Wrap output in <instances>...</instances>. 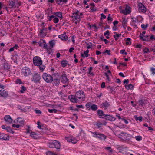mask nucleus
Listing matches in <instances>:
<instances>
[{
    "label": "nucleus",
    "instance_id": "obj_1",
    "mask_svg": "<svg viewBox=\"0 0 155 155\" xmlns=\"http://www.w3.org/2000/svg\"><path fill=\"white\" fill-rule=\"evenodd\" d=\"M68 98L73 103L84 101L85 99L84 93L81 90H79L76 92L75 96L70 95L68 96Z\"/></svg>",
    "mask_w": 155,
    "mask_h": 155
},
{
    "label": "nucleus",
    "instance_id": "obj_2",
    "mask_svg": "<svg viewBox=\"0 0 155 155\" xmlns=\"http://www.w3.org/2000/svg\"><path fill=\"white\" fill-rule=\"evenodd\" d=\"M38 44L40 46L43 47L44 49L46 50L47 52L49 54H51V48L48 47L45 40L41 39L40 41H39Z\"/></svg>",
    "mask_w": 155,
    "mask_h": 155
},
{
    "label": "nucleus",
    "instance_id": "obj_3",
    "mask_svg": "<svg viewBox=\"0 0 155 155\" xmlns=\"http://www.w3.org/2000/svg\"><path fill=\"white\" fill-rule=\"evenodd\" d=\"M48 146L50 148H55L58 149H60L61 147L60 142L56 140H53L52 142L49 143Z\"/></svg>",
    "mask_w": 155,
    "mask_h": 155
},
{
    "label": "nucleus",
    "instance_id": "obj_4",
    "mask_svg": "<svg viewBox=\"0 0 155 155\" xmlns=\"http://www.w3.org/2000/svg\"><path fill=\"white\" fill-rule=\"evenodd\" d=\"M42 78L47 83H51L53 81L52 76L49 74L45 73L42 75Z\"/></svg>",
    "mask_w": 155,
    "mask_h": 155
},
{
    "label": "nucleus",
    "instance_id": "obj_5",
    "mask_svg": "<svg viewBox=\"0 0 155 155\" xmlns=\"http://www.w3.org/2000/svg\"><path fill=\"white\" fill-rule=\"evenodd\" d=\"M119 137L123 141L126 143H128L130 140V139L129 138V134L124 132H122L119 134Z\"/></svg>",
    "mask_w": 155,
    "mask_h": 155
},
{
    "label": "nucleus",
    "instance_id": "obj_6",
    "mask_svg": "<svg viewBox=\"0 0 155 155\" xmlns=\"http://www.w3.org/2000/svg\"><path fill=\"white\" fill-rule=\"evenodd\" d=\"M33 60L34 64L35 66H39L42 64V61L41 58L38 56L34 57Z\"/></svg>",
    "mask_w": 155,
    "mask_h": 155
},
{
    "label": "nucleus",
    "instance_id": "obj_7",
    "mask_svg": "<svg viewBox=\"0 0 155 155\" xmlns=\"http://www.w3.org/2000/svg\"><path fill=\"white\" fill-rule=\"evenodd\" d=\"M91 133L94 134L93 136L94 137L99 138L101 140H104L106 138V136L102 134L94 132H91Z\"/></svg>",
    "mask_w": 155,
    "mask_h": 155
},
{
    "label": "nucleus",
    "instance_id": "obj_8",
    "mask_svg": "<svg viewBox=\"0 0 155 155\" xmlns=\"http://www.w3.org/2000/svg\"><path fill=\"white\" fill-rule=\"evenodd\" d=\"M8 95V92L4 90V86L0 84V97L2 96L5 98Z\"/></svg>",
    "mask_w": 155,
    "mask_h": 155
},
{
    "label": "nucleus",
    "instance_id": "obj_9",
    "mask_svg": "<svg viewBox=\"0 0 155 155\" xmlns=\"http://www.w3.org/2000/svg\"><path fill=\"white\" fill-rule=\"evenodd\" d=\"M22 73L25 76H27L30 74L31 71L30 69L27 67H25L22 69Z\"/></svg>",
    "mask_w": 155,
    "mask_h": 155
},
{
    "label": "nucleus",
    "instance_id": "obj_10",
    "mask_svg": "<svg viewBox=\"0 0 155 155\" xmlns=\"http://www.w3.org/2000/svg\"><path fill=\"white\" fill-rule=\"evenodd\" d=\"M138 11L140 12L145 13L146 11V8L144 5L141 3H139Z\"/></svg>",
    "mask_w": 155,
    "mask_h": 155
},
{
    "label": "nucleus",
    "instance_id": "obj_11",
    "mask_svg": "<svg viewBox=\"0 0 155 155\" xmlns=\"http://www.w3.org/2000/svg\"><path fill=\"white\" fill-rule=\"evenodd\" d=\"M41 77L40 76V75L38 73H36L34 74L33 76V79L32 81H34L35 83H37L39 82Z\"/></svg>",
    "mask_w": 155,
    "mask_h": 155
},
{
    "label": "nucleus",
    "instance_id": "obj_12",
    "mask_svg": "<svg viewBox=\"0 0 155 155\" xmlns=\"http://www.w3.org/2000/svg\"><path fill=\"white\" fill-rule=\"evenodd\" d=\"M24 119L18 117L16 120H15L14 121V123H19V124L20 125V126L23 127L24 125Z\"/></svg>",
    "mask_w": 155,
    "mask_h": 155
},
{
    "label": "nucleus",
    "instance_id": "obj_13",
    "mask_svg": "<svg viewBox=\"0 0 155 155\" xmlns=\"http://www.w3.org/2000/svg\"><path fill=\"white\" fill-rule=\"evenodd\" d=\"M9 139L8 135L5 134L0 133V140H8Z\"/></svg>",
    "mask_w": 155,
    "mask_h": 155
},
{
    "label": "nucleus",
    "instance_id": "obj_14",
    "mask_svg": "<svg viewBox=\"0 0 155 155\" xmlns=\"http://www.w3.org/2000/svg\"><path fill=\"white\" fill-rule=\"evenodd\" d=\"M4 119L9 124H11L13 121L10 115L5 116L4 117Z\"/></svg>",
    "mask_w": 155,
    "mask_h": 155
},
{
    "label": "nucleus",
    "instance_id": "obj_15",
    "mask_svg": "<svg viewBox=\"0 0 155 155\" xmlns=\"http://www.w3.org/2000/svg\"><path fill=\"white\" fill-rule=\"evenodd\" d=\"M104 118L105 119L111 121H115L116 119V118L113 117L112 116H110L108 115H105Z\"/></svg>",
    "mask_w": 155,
    "mask_h": 155
},
{
    "label": "nucleus",
    "instance_id": "obj_16",
    "mask_svg": "<svg viewBox=\"0 0 155 155\" xmlns=\"http://www.w3.org/2000/svg\"><path fill=\"white\" fill-rule=\"evenodd\" d=\"M97 113L100 118H104L105 117V114H104L103 111L100 110H98L97 111Z\"/></svg>",
    "mask_w": 155,
    "mask_h": 155
},
{
    "label": "nucleus",
    "instance_id": "obj_17",
    "mask_svg": "<svg viewBox=\"0 0 155 155\" xmlns=\"http://www.w3.org/2000/svg\"><path fill=\"white\" fill-rule=\"evenodd\" d=\"M49 44L50 45L49 47H49H50L51 49V52L52 51V48H53L54 46L55 45V41L54 40H52L50 41H49Z\"/></svg>",
    "mask_w": 155,
    "mask_h": 155
},
{
    "label": "nucleus",
    "instance_id": "obj_18",
    "mask_svg": "<svg viewBox=\"0 0 155 155\" xmlns=\"http://www.w3.org/2000/svg\"><path fill=\"white\" fill-rule=\"evenodd\" d=\"M61 82L65 83L68 81V80L67 78V76L65 74H63L61 76Z\"/></svg>",
    "mask_w": 155,
    "mask_h": 155
},
{
    "label": "nucleus",
    "instance_id": "obj_19",
    "mask_svg": "<svg viewBox=\"0 0 155 155\" xmlns=\"http://www.w3.org/2000/svg\"><path fill=\"white\" fill-rule=\"evenodd\" d=\"M53 83L54 85L57 86L60 83V79H53Z\"/></svg>",
    "mask_w": 155,
    "mask_h": 155
},
{
    "label": "nucleus",
    "instance_id": "obj_20",
    "mask_svg": "<svg viewBox=\"0 0 155 155\" xmlns=\"http://www.w3.org/2000/svg\"><path fill=\"white\" fill-rule=\"evenodd\" d=\"M58 37L61 39L62 40H67L68 38V37L65 35V34H61L59 35Z\"/></svg>",
    "mask_w": 155,
    "mask_h": 155
},
{
    "label": "nucleus",
    "instance_id": "obj_21",
    "mask_svg": "<svg viewBox=\"0 0 155 155\" xmlns=\"http://www.w3.org/2000/svg\"><path fill=\"white\" fill-rule=\"evenodd\" d=\"M102 107H104L106 109L110 106L109 103L107 102V101H105L102 103Z\"/></svg>",
    "mask_w": 155,
    "mask_h": 155
},
{
    "label": "nucleus",
    "instance_id": "obj_22",
    "mask_svg": "<svg viewBox=\"0 0 155 155\" xmlns=\"http://www.w3.org/2000/svg\"><path fill=\"white\" fill-rule=\"evenodd\" d=\"M57 3L58 5H61L62 4L61 3V2H63L64 3H66L68 0H55Z\"/></svg>",
    "mask_w": 155,
    "mask_h": 155
},
{
    "label": "nucleus",
    "instance_id": "obj_23",
    "mask_svg": "<svg viewBox=\"0 0 155 155\" xmlns=\"http://www.w3.org/2000/svg\"><path fill=\"white\" fill-rule=\"evenodd\" d=\"M53 79H60L61 76L58 73H54L53 74Z\"/></svg>",
    "mask_w": 155,
    "mask_h": 155
},
{
    "label": "nucleus",
    "instance_id": "obj_24",
    "mask_svg": "<svg viewBox=\"0 0 155 155\" xmlns=\"http://www.w3.org/2000/svg\"><path fill=\"white\" fill-rule=\"evenodd\" d=\"M3 68L5 70H8L10 68V66L7 63H5L3 64Z\"/></svg>",
    "mask_w": 155,
    "mask_h": 155
},
{
    "label": "nucleus",
    "instance_id": "obj_25",
    "mask_svg": "<svg viewBox=\"0 0 155 155\" xmlns=\"http://www.w3.org/2000/svg\"><path fill=\"white\" fill-rule=\"evenodd\" d=\"M54 14L56 16H58L61 19L62 18H63L62 14L61 12H58L54 13Z\"/></svg>",
    "mask_w": 155,
    "mask_h": 155
},
{
    "label": "nucleus",
    "instance_id": "obj_26",
    "mask_svg": "<svg viewBox=\"0 0 155 155\" xmlns=\"http://www.w3.org/2000/svg\"><path fill=\"white\" fill-rule=\"evenodd\" d=\"M97 106L96 104H93L91 106V109L93 111H96L97 110Z\"/></svg>",
    "mask_w": 155,
    "mask_h": 155
},
{
    "label": "nucleus",
    "instance_id": "obj_27",
    "mask_svg": "<svg viewBox=\"0 0 155 155\" xmlns=\"http://www.w3.org/2000/svg\"><path fill=\"white\" fill-rule=\"evenodd\" d=\"M127 19L125 18H122V25L124 26H127Z\"/></svg>",
    "mask_w": 155,
    "mask_h": 155
},
{
    "label": "nucleus",
    "instance_id": "obj_28",
    "mask_svg": "<svg viewBox=\"0 0 155 155\" xmlns=\"http://www.w3.org/2000/svg\"><path fill=\"white\" fill-rule=\"evenodd\" d=\"M125 87L127 90L132 89L133 88V86L131 84H130L128 85H125Z\"/></svg>",
    "mask_w": 155,
    "mask_h": 155
},
{
    "label": "nucleus",
    "instance_id": "obj_29",
    "mask_svg": "<svg viewBox=\"0 0 155 155\" xmlns=\"http://www.w3.org/2000/svg\"><path fill=\"white\" fill-rule=\"evenodd\" d=\"M9 2H10V3L9 4V6L10 7H9V8H12L15 6V3L12 0H11V1L10 0L9 1Z\"/></svg>",
    "mask_w": 155,
    "mask_h": 155
},
{
    "label": "nucleus",
    "instance_id": "obj_30",
    "mask_svg": "<svg viewBox=\"0 0 155 155\" xmlns=\"http://www.w3.org/2000/svg\"><path fill=\"white\" fill-rule=\"evenodd\" d=\"M68 63V61L66 60H63L61 62V64L62 67H65Z\"/></svg>",
    "mask_w": 155,
    "mask_h": 155
},
{
    "label": "nucleus",
    "instance_id": "obj_31",
    "mask_svg": "<svg viewBox=\"0 0 155 155\" xmlns=\"http://www.w3.org/2000/svg\"><path fill=\"white\" fill-rule=\"evenodd\" d=\"M74 17L75 20H77L78 22H80L81 19L79 15H74Z\"/></svg>",
    "mask_w": 155,
    "mask_h": 155
},
{
    "label": "nucleus",
    "instance_id": "obj_32",
    "mask_svg": "<svg viewBox=\"0 0 155 155\" xmlns=\"http://www.w3.org/2000/svg\"><path fill=\"white\" fill-rule=\"evenodd\" d=\"M139 104L142 106H143L145 104V101L143 100H140L138 101Z\"/></svg>",
    "mask_w": 155,
    "mask_h": 155
},
{
    "label": "nucleus",
    "instance_id": "obj_33",
    "mask_svg": "<svg viewBox=\"0 0 155 155\" xmlns=\"http://www.w3.org/2000/svg\"><path fill=\"white\" fill-rule=\"evenodd\" d=\"M139 37L140 39H142L143 41H149V40L147 38L144 37V38L142 36L141 34H140Z\"/></svg>",
    "mask_w": 155,
    "mask_h": 155
},
{
    "label": "nucleus",
    "instance_id": "obj_34",
    "mask_svg": "<svg viewBox=\"0 0 155 155\" xmlns=\"http://www.w3.org/2000/svg\"><path fill=\"white\" fill-rule=\"evenodd\" d=\"M134 118L135 119L137 120H139L140 122L142 121L143 118L141 116H140L139 117H137V116H135Z\"/></svg>",
    "mask_w": 155,
    "mask_h": 155
},
{
    "label": "nucleus",
    "instance_id": "obj_35",
    "mask_svg": "<svg viewBox=\"0 0 155 155\" xmlns=\"http://www.w3.org/2000/svg\"><path fill=\"white\" fill-rule=\"evenodd\" d=\"M39 66V68L41 72H42L44 69H45V67L44 65H42V64L39 66Z\"/></svg>",
    "mask_w": 155,
    "mask_h": 155
},
{
    "label": "nucleus",
    "instance_id": "obj_36",
    "mask_svg": "<svg viewBox=\"0 0 155 155\" xmlns=\"http://www.w3.org/2000/svg\"><path fill=\"white\" fill-rule=\"evenodd\" d=\"M31 136L34 138H36L37 137V134L34 132H32L31 134Z\"/></svg>",
    "mask_w": 155,
    "mask_h": 155
},
{
    "label": "nucleus",
    "instance_id": "obj_37",
    "mask_svg": "<svg viewBox=\"0 0 155 155\" xmlns=\"http://www.w3.org/2000/svg\"><path fill=\"white\" fill-rule=\"evenodd\" d=\"M26 90V87L24 86H22L20 92L21 93H23Z\"/></svg>",
    "mask_w": 155,
    "mask_h": 155
},
{
    "label": "nucleus",
    "instance_id": "obj_38",
    "mask_svg": "<svg viewBox=\"0 0 155 155\" xmlns=\"http://www.w3.org/2000/svg\"><path fill=\"white\" fill-rule=\"evenodd\" d=\"M46 155H57L55 153H53V152L50 151H48L46 153Z\"/></svg>",
    "mask_w": 155,
    "mask_h": 155
},
{
    "label": "nucleus",
    "instance_id": "obj_39",
    "mask_svg": "<svg viewBox=\"0 0 155 155\" xmlns=\"http://www.w3.org/2000/svg\"><path fill=\"white\" fill-rule=\"evenodd\" d=\"M136 140L137 141H140L142 140V137L140 136H137L135 137Z\"/></svg>",
    "mask_w": 155,
    "mask_h": 155
},
{
    "label": "nucleus",
    "instance_id": "obj_40",
    "mask_svg": "<svg viewBox=\"0 0 155 155\" xmlns=\"http://www.w3.org/2000/svg\"><path fill=\"white\" fill-rule=\"evenodd\" d=\"M130 8L129 6H127L125 8V10H126V12L127 14H130L131 12V11L130 10Z\"/></svg>",
    "mask_w": 155,
    "mask_h": 155
},
{
    "label": "nucleus",
    "instance_id": "obj_41",
    "mask_svg": "<svg viewBox=\"0 0 155 155\" xmlns=\"http://www.w3.org/2000/svg\"><path fill=\"white\" fill-rule=\"evenodd\" d=\"M92 69L93 68L92 67H90L89 69L88 70L89 73L90 75H91L92 76H94V74H93V73L91 72V71Z\"/></svg>",
    "mask_w": 155,
    "mask_h": 155
},
{
    "label": "nucleus",
    "instance_id": "obj_42",
    "mask_svg": "<svg viewBox=\"0 0 155 155\" xmlns=\"http://www.w3.org/2000/svg\"><path fill=\"white\" fill-rule=\"evenodd\" d=\"M148 26V25L147 24L146 25H145L144 24H142L141 25V27L143 29L145 30Z\"/></svg>",
    "mask_w": 155,
    "mask_h": 155
},
{
    "label": "nucleus",
    "instance_id": "obj_43",
    "mask_svg": "<svg viewBox=\"0 0 155 155\" xmlns=\"http://www.w3.org/2000/svg\"><path fill=\"white\" fill-rule=\"evenodd\" d=\"M105 149H106L108 150L109 152L111 153H112V150L111 148V147H106L105 148Z\"/></svg>",
    "mask_w": 155,
    "mask_h": 155
},
{
    "label": "nucleus",
    "instance_id": "obj_44",
    "mask_svg": "<svg viewBox=\"0 0 155 155\" xmlns=\"http://www.w3.org/2000/svg\"><path fill=\"white\" fill-rule=\"evenodd\" d=\"M57 111V110L56 109H49L48 110V111L50 113H56Z\"/></svg>",
    "mask_w": 155,
    "mask_h": 155
},
{
    "label": "nucleus",
    "instance_id": "obj_45",
    "mask_svg": "<svg viewBox=\"0 0 155 155\" xmlns=\"http://www.w3.org/2000/svg\"><path fill=\"white\" fill-rule=\"evenodd\" d=\"M53 21L54 23H56L58 22L59 19L58 18L55 17L53 19Z\"/></svg>",
    "mask_w": 155,
    "mask_h": 155
},
{
    "label": "nucleus",
    "instance_id": "obj_46",
    "mask_svg": "<svg viewBox=\"0 0 155 155\" xmlns=\"http://www.w3.org/2000/svg\"><path fill=\"white\" fill-rule=\"evenodd\" d=\"M84 54L85 55V57H88L89 55L88 53L89 52V50H87L86 51H84Z\"/></svg>",
    "mask_w": 155,
    "mask_h": 155
},
{
    "label": "nucleus",
    "instance_id": "obj_47",
    "mask_svg": "<svg viewBox=\"0 0 155 155\" xmlns=\"http://www.w3.org/2000/svg\"><path fill=\"white\" fill-rule=\"evenodd\" d=\"M130 40L131 39L130 38H127L126 40V41H127L126 42V44L127 45L129 44H131V42L130 41Z\"/></svg>",
    "mask_w": 155,
    "mask_h": 155
},
{
    "label": "nucleus",
    "instance_id": "obj_48",
    "mask_svg": "<svg viewBox=\"0 0 155 155\" xmlns=\"http://www.w3.org/2000/svg\"><path fill=\"white\" fill-rule=\"evenodd\" d=\"M15 83L16 84H22V81H21L20 79H17L15 82Z\"/></svg>",
    "mask_w": 155,
    "mask_h": 155
},
{
    "label": "nucleus",
    "instance_id": "obj_49",
    "mask_svg": "<svg viewBox=\"0 0 155 155\" xmlns=\"http://www.w3.org/2000/svg\"><path fill=\"white\" fill-rule=\"evenodd\" d=\"M96 125L97 126L98 128H99L101 127V125H102V124L100 122H98L97 123Z\"/></svg>",
    "mask_w": 155,
    "mask_h": 155
},
{
    "label": "nucleus",
    "instance_id": "obj_50",
    "mask_svg": "<svg viewBox=\"0 0 155 155\" xmlns=\"http://www.w3.org/2000/svg\"><path fill=\"white\" fill-rule=\"evenodd\" d=\"M110 50H106L105 51H104L103 52V53L104 54V53H106L108 55H110Z\"/></svg>",
    "mask_w": 155,
    "mask_h": 155
},
{
    "label": "nucleus",
    "instance_id": "obj_51",
    "mask_svg": "<svg viewBox=\"0 0 155 155\" xmlns=\"http://www.w3.org/2000/svg\"><path fill=\"white\" fill-rule=\"evenodd\" d=\"M12 126L13 127L15 128H19L20 127V125L18 124H17L16 125L15 124H13L12 125Z\"/></svg>",
    "mask_w": 155,
    "mask_h": 155
},
{
    "label": "nucleus",
    "instance_id": "obj_52",
    "mask_svg": "<svg viewBox=\"0 0 155 155\" xmlns=\"http://www.w3.org/2000/svg\"><path fill=\"white\" fill-rule=\"evenodd\" d=\"M48 17H49V18H48V20L49 21H51V20L52 18H54L55 16L54 15H52L50 16H48Z\"/></svg>",
    "mask_w": 155,
    "mask_h": 155
},
{
    "label": "nucleus",
    "instance_id": "obj_53",
    "mask_svg": "<svg viewBox=\"0 0 155 155\" xmlns=\"http://www.w3.org/2000/svg\"><path fill=\"white\" fill-rule=\"evenodd\" d=\"M120 12L125 15L127 14L126 12V10H125V9L121 10V11H120Z\"/></svg>",
    "mask_w": 155,
    "mask_h": 155
},
{
    "label": "nucleus",
    "instance_id": "obj_54",
    "mask_svg": "<svg viewBox=\"0 0 155 155\" xmlns=\"http://www.w3.org/2000/svg\"><path fill=\"white\" fill-rule=\"evenodd\" d=\"M149 49L148 48H145L143 50V51L145 53L148 52H149Z\"/></svg>",
    "mask_w": 155,
    "mask_h": 155
},
{
    "label": "nucleus",
    "instance_id": "obj_55",
    "mask_svg": "<svg viewBox=\"0 0 155 155\" xmlns=\"http://www.w3.org/2000/svg\"><path fill=\"white\" fill-rule=\"evenodd\" d=\"M110 35V33H109V31L108 30H107L104 33V35L105 36L107 35L108 36L109 35Z\"/></svg>",
    "mask_w": 155,
    "mask_h": 155
},
{
    "label": "nucleus",
    "instance_id": "obj_56",
    "mask_svg": "<svg viewBox=\"0 0 155 155\" xmlns=\"http://www.w3.org/2000/svg\"><path fill=\"white\" fill-rule=\"evenodd\" d=\"M110 15H111L110 14L108 15V17L107 18V19L108 20H110L111 21H112L113 20V19L111 18Z\"/></svg>",
    "mask_w": 155,
    "mask_h": 155
},
{
    "label": "nucleus",
    "instance_id": "obj_57",
    "mask_svg": "<svg viewBox=\"0 0 155 155\" xmlns=\"http://www.w3.org/2000/svg\"><path fill=\"white\" fill-rule=\"evenodd\" d=\"M105 76H106V77H107V79L109 81H110V79L109 78V76L107 74V73H105Z\"/></svg>",
    "mask_w": 155,
    "mask_h": 155
},
{
    "label": "nucleus",
    "instance_id": "obj_58",
    "mask_svg": "<svg viewBox=\"0 0 155 155\" xmlns=\"http://www.w3.org/2000/svg\"><path fill=\"white\" fill-rule=\"evenodd\" d=\"M105 87V83L104 82H103L101 85V87L102 88H104Z\"/></svg>",
    "mask_w": 155,
    "mask_h": 155
},
{
    "label": "nucleus",
    "instance_id": "obj_59",
    "mask_svg": "<svg viewBox=\"0 0 155 155\" xmlns=\"http://www.w3.org/2000/svg\"><path fill=\"white\" fill-rule=\"evenodd\" d=\"M11 128L10 127H6L5 130L7 131L8 132H9L10 130H11Z\"/></svg>",
    "mask_w": 155,
    "mask_h": 155
},
{
    "label": "nucleus",
    "instance_id": "obj_60",
    "mask_svg": "<svg viewBox=\"0 0 155 155\" xmlns=\"http://www.w3.org/2000/svg\"><path fill=\"white\" fill-rule=\"evenodd\" d=\"M35 111L36 114H41V111L39 110H36L35 109Z\"/></svg>",
    "mask_w": 155,
    "mask_h": 155
},
{
    "label": "nucleus",
    "instance_id": "obj_61",
    "mask_svg": "<svg viewBox=\"0 0 155 155\" xmlns=\"http://www.w3.org/2000/svg\"><path fill=\"white\" fill-rule=\"evenodd\" d=\"M101 19H102L103 18L105 19L106 18V16L104 15L103 13H102L101 14Z\"/></svg>",
    "mask_w": 155,
    "mask_h": 155
},
{
    "label": "nucleus",
    "instance_id": "obj_62",
    "mask_svg": "<svg viewBox=\"0 0 155 155\" xmlns=\"http://www.w3.org/2000/svg\"><path fill=\"white\" fill-rule=\"evenodd\" d=\"M92 105L91 104L87 103V104H86V106L87 108H89V107H90V108H91V106H92Z\"/></svg>",
    "mask_w": 155,
    "mask_h": 155
},
{
    "label": "nucleus",
    "instance_id": "obj_63",
    "mask_svg": "<svg viewBox=\"0 0 155 155\" xmlns=\"http://www.w3.org/2000/svg\"><path fill=\"white\" fill-rule=\"evenodd\" d=\"M129 82L128 79H125L124 81V84H127Z\"/></svg>",
    "mask_w": 155,
    "mask_h": 155
},
{
    "label": "nucleus",
    "instance_id": "obj_64",
    "mask_svg": "<svg viewBox=\"0 0 155 155\" xmlns=\"http://www.w3.org/2000/svg\"><path fill=\"white\" fill-rule=\"evenodd\" d=\"M151 71L153 74H155V68H151Z\"/></svg>",
    "mask_w": 155,
    "mask_h": 155
}]
</instances>
